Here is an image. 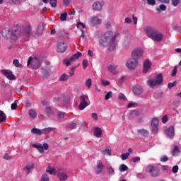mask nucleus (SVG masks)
Segmentation results:
<instances>
[{
	"label": "nucleus",
	"instance_id": "33",
	"mask_svg": "<svg viewBox=\"0 0 181 181\" xmlns=\"http://www.w3.org/2000/svg\"><path fill=\"white\" fill-rule=\"evenodd\" d=\"M28 114L30 118H33V119H35L36 118V117H37V113L36 112V111L33 110V109L29 110Z\"/></svg>",
	"mask_w": 181,
	"mask_h": 181
},
{
	"label": "nucleus",
	"instance_id": "51",
	"mask_svg": "<svg viewBox=\"0 0 181 181\" xmlns=\"http://www.w3.org/2000/svg\"><path fill=\"white\" fill-rule=\"evenodd\" d=\"M67 19V13H64L60 16V20L62 21H66Z\"/></svg>",
	"mask_w": 181,
	"mask_h": 181
},
{
	"label": "nucleus",
	"instance_id": "22",
	"mask_svg": "<svg viewBox=\"0 0 181 181\" xmlns=\"http://www.w3.org/2000/svg\"><path fill=\"white\" fill-rule=\"evenodd\" d=\"M56 128L54 127H47L41 129V135H47V134H50L52 131H54Z\"/></svg>",
	"mask_w": 181,
	"mask_h": 181
},
{
	"label": "nucleus",
	"instance_id": "25",
	"mask_svg": "<svg viewBox=\"0 0 181 181\" xmlns=\"http://www.w3.org/2000/svg\"><path fill=\"white\" fill-rule=\"evenodd\" d=\"M35 168V163H29L23 168L24 172H26L27 175L29 174V172Z\"/></svg>",
	"mask_w": 181,
	"mask_h": 181
},
{
	"label": "nucleus",
	"instance_id": "62",
	"mask_svg": "<svg viewBox=\"0 0 181 181\" xmlns=\"http://www.w3.org/2000/svg\"><path fill=\"white\" fill-rule=\"evenodd\" d=\"M57 117H58V118H59V119H62V118H64V112H59L57 114Z\"/></svg>",
	"mask_w": 181,
	"mask_h": 181
},
{
	"label": "nucleus",
	"instance_id": "57",
	"mask_svg": "<svg viewBox=\"0 0 181 181\" xmlns=\"http://www.w3.org/2000/svg\"><path fill=\"white\" fill-rule=\"evenodd\" d=\"M175 86H176V81H174L173 83H169L168 85V87L170 90V89L173 88V87H175Z\"/></svg>",
	"mask_w": 181,
	"mask_h": 181
},
{
	"label": "nucleus",
	"instance_id": "1",
	"mask_svg": "<svg viewBox=\"0 0 181 181\" xmlns=\"http://www.w3.org/2000/svg\"><path fill=\"white\" fill-rule=\"evenodd\" d=\"M119 36V33L114 34L112 30H108L101 37L99 40V45L101 47H108L110 52H114L118 46V40L117 38Z\"/></svg>",
	"mask_w": 181,
	"mask_h": 181
},
{
	"label": "nucleus",
	"instance_id": "46",
	"mask_svg": "<svg viewBox=\"0 0 181 181\" xmlns=\"http://www.w3.org/2000/svg\"><path fill=\"white\" fill-rule=\"evenodd\" d=\"M151 127H152V130H151L152 134H153L154 135H156V134H158V126H151Z\"/></svg>",
	"mask_w": 181,
	"mask_h": 181
},
{
	"label": "nucleus",
	"instance_id": "23",
	"mask_svg": "<svg viewBox=\"0 0 181 181\" xmlns=\"http://www.w3.org/2000/svg\"><path fill=\"white\" fill-rule=\"evenodd\" d=\"M24 33L28 37L30 36V34L32 33V25L27 24L24 29Z\"/></svg>",
	"mask_w": 181,
	"mask_h": 181
},
{
	"label": "nucleus",
	"instance_id": "6",
	"mask_svg": "<svg viewBox=\"0 0 181 181\" xmlns=\"http://www.w3.org/2000/svg\"><path fill=\"white\" fill-rule=\"evenodd\" d=\"M80 104H79V110H81V111H83V110H84V108L88 107L90 105V103H88V101H90V100L88 99V95H83L80 97Z\"/></svg>",
	"mask_w": 181,
	"mask_h": 181
},
{
	"label": "nucleus",
	"instance_id": "28",
	"mask_svg": "<svg viewBox=\"0 0 181 181\" xmlns=\"http://www.w3.org/2000/svg\"><path fill=\"white\" fill-rule=\"evenodd\" d=\"M46 172L47 173H49V175H56V173H57V170H56V169L48 166L46 169Z\"/></svg>",
	"mask_w": 181,
	"mask_h": 181
},
{
	"label": "nucleus",
	"instance_id": "29",
	"mask_svg": "<svg viewBox=\"0 0 181 181\" xmlns=\"http://www.w3.org/2000/svg\"><path fill=\"white\" fill-rule=\"evenodd\" d=\"M138 134H140L142 136H148L149 135V132L144 129L137 130Z\"/></svg>",
	"mask_w": 181,
	"mask_h": 181
},
{
	"label": "nucleus",
	"instance_id": "30",
	"mask_svg": "<svg viewBox=\"0 0 181 181\" xmlns=\"http://www.w3.org/2000/svg\"><path fill=\"white\" fill-rule=\"evenodd\" d=\"M103 155H107V156H111V147L107 146L105 150L102 151Z\"/></svg>",
	"mask_w": 181,
	"mask_h": 181
},
{
	"label": "nucleus",
	"instance_id": "47",
	"mask_svg": "<svg viewBox=\"0 0 181 181\" xmlns=\"http://www.w3.org/2000/svg\"><path fill=\"white\" fill-rule=\"evenodd\" d=\"M111 97H112V92L109 91L106 93V95L105 96V100H110V98H111Z\"/></svg>",
	"mask_w": 181,
	"mask_h": 181
},
{
	"label": "nucleus",
	"instance_id": "17",
	"mask_svg": "<svg viewBox=\"0 0 181 181\" xmlns=\"http://www.w3.org/2000/svg\"><path fill=\"white\" fill-rule=\"evenodd\" d=\"M165 132L168 138L172 139L175 136V127L170 126L168 129L165 130Z\"/></svg>",
	"mask_w": 181,
	"mask_h": 181
},
{
	"label": "nucleus",
	"instance_id": "14",
	"mask_svg": "<svg viewBox=\"0 0 181 181\" xmlns=\"http://www.w3.org/2000/svg\"><path fill=\"white\" fill-rule=\"evenodd\" d=\"M1 74L5 76L8 80H15V75L11 70L3 69L1 70Z\"/></svg>",
	"mask_w": 181,
	"mask_h": 181
},
{
	"label": "nucleus",
	"instance_id": "61",
	"mask_svg": "<svg viewBox=\"0 0 181 181\" xmlns=\"http://www.w3.org/2000/svg\"><path fill=\"white\" fill-rule=\"evenodd\" d=\"M77 28H80L81 26V28H83L84 29H86V25L81 22H78L76 24Z\"/></svg>",
	"mask_w": 181,
	"mask_h": 181
},
{
	"label": "nucleus",
	"instance_id": "2",
	"mask_svg": "<svg viewBox=\"0 0 181 181\" xmlns=\"http://www.w3.org/2000/svg\"><path fill=\"white\" fill-rule=\"evenodd\" d=\"M144 30L146 36L154 42H162L163 39V33L159 32L158 29L151 26H146L144 27Z\"/></svg>",
	"mask_w": 181,
	"mask_h": 181
},
{
	"label": "nucleus",
	"instance_id": "63",
	"mask_svg": "<svg viewBox=\"0 0 181 181\" xmlns=\"http://www.w3.org/2000/svg\"><path fill=\"white\" fill-rule=\"evenodd\" d=\"M124 23H132V19H131L129 17H127L124 19Z\"/></svg>",
	"mask_w": 181,
	"mask_h": 181
},
{
	"label": "nucleus",
	"instance_id": "3",
	"mask_svg": "<svg viewBox=\"0 0 181 181\" xmlns=\"http://www.w3.org/2000/svg\"><path fill=\"white\" fill-rule=\"evenodd\" d=\"M42 65V59L40 57H29L27 62V66H30L34 70H37Z\"/></svg>",
	"mask_w": 181,
	"mask_h": 181
},
{
	"label": "nucleus",
	"instance_id": "9",
	"mask_svg": "<svg viewBox=\"0 0 181 181\" xmlns=\"http://www.w3.org/2000/svg\"><path fill=\"white\" fill-rule=\"evenodd\" d=\"M126 66L129 70H135L138 66V60L134 58H131L126 62Z\"/></svg>",
	"mask_w": 181,
	"mask_h": 181
},
{
	"label": "nucleus",
	"instance_id": "32",
	"mask_svg": "<svg viewBox=\"0 0 181 181\" xmlns=\"http://www.w3.org/2000/svg\"><path fill=\"white\" fill-rule=\"evenodd\" d=\"M92 85H93V81H91V78L86 79L85 82V86L88 88V90H90L91 88Z\"/></svg>",
	"mask_w": 181,
	"mask_h": 181
},
{
	"label": "nucleus",
	"instance_id": "21",
	"mask_svg": "<svg viewBox=\"0 0 181 181\" xmlns=\"http://www.w3.org/2000/svg\"><path fill=\"white\" fill-rule=\"evenodd\" d=\"M150 69H151V62H149V60L146 59L144 63L143 73H144V74H146V73H148V71H149Z\"/></svg>",
	"mask_w": 181,
	"mask_h": 181
},
{
	"label": "nucleus",
	"instance_id": "26",
	"mask_svg": "<svg viewBox=\"0 0 181 181\" xmlns=\"http://www.w3.org/2000/svg\"><path fill=\"white\" fill-rule=\"evenodd\" d=\"M43 30H45V24H43V23H40L38 25L37 33H38V35H42V33H43Z\"/></svg>",
	"mask_w": 181,
	"mask_h": 181
},
{
	"label": "nucleus",
	"instance_id": "37",
	"mask_svg": "<svg viewBox=\"0 0 181 181\" xmlns=\"http://www.w3.org/2000/svg\"><path fill=\"white\" fill-rule=\"evenodd\" d=\"M67 80H69V75L66 74H63L59 78V81H67Z\"/></svg>",
	"mask_w": 181,
	"mask_h": 181
},
{
	"label": "nucleus",
	"instance_id": "38",
	"mask_svg": "<svg viewBox=\"0 0 181 181\" xmlns=\"http://www.w3.org/2000/svg\"><path fill=\"white\" fill-rule=\"evenodd\" d=\"M49 180H50V178L49 177V175H47V173H44L41 176V179L40 180V181H49Z\"/></svg>",
	"mask_w": 181,
	"mask_h": 181
},
{
	"label": "nucleus",
	"instance_id": "13",
	"mask_svg": "<svg viewBox=\"0 0 181 181\" xmlns=\"http://www.w3.org/2000/svg\"><path fill=\"white\" fill-rule=\"evenodd\" d=\"M67 43L64 42H59L57 43V52L58 53H64L67 50Z\"/></svg>",
	"mask_w": 181,
	"mask_h": 181
},
{
	"label": "nucleus",
	"instance_id": "45",
	"mask_svg": "<svg viewBox=\"0 0 181 181\" xmlns=\"http://www.w3.org/2000/svg\"><path fill=\"white\" fill-rule=\"evenodd\" d=\"M49 4L52 8L57 6V0H49Z\"/></svg>",
	"mask_w": 181,
	"mask_h": 181
},
{
	"label": "nucleus",
	"instance_id": "16",
	"mask_svg": "<svg viewBox=\"0 0 181 181\" xmlns=\"http://www.w3.org/2000/svg\"><path fill=\"white\" fill-rule=\"evenodd\" d=\"M104 170V164H103V161L98 160L96 163V167L95 168V172L96 175H100Z\"/></svg>",
	"mask_w": 181,
	"mask_h": 181
},
{
	"label": "nucleus",
	"instance_id": "27",
	"mask_svg": "<svg viewBox=\"0 0 181 181\" xmlns=\"http://www.w3.org/2000/svg\"><path fill=\"white\" fill-rule=\"evenodd\" d=\"M31 134H34V135H38L40 136L42 135V129L34 127L31 129Z\"/></svg>",
	"mask_w": 181,
	"mask_h": 181
},
{
	"label": "nucleus",
	"instance_id": "43",
	"mask_svg": "<svg viewBox=\"0 0 181 181\" xmlns=\"http://www.w3.org/2000/svg\"><path fill=\"white\" fill-rule=\"evenodd\" d=\"M139 115V112L138 110H133L131 113H130V118H134V117H136Z\"/></svg>",
	"mask_w": 181,
	"mask_h": 181
},
{
	"label": "nucleus",
	"instance_id": "19",
	"mask_svg": "<svg viewBox=\"0 0 181 181\" xmlns=\"http://www.w3.org/2000/svg\"><path fill=\"white\" fill-rule=\"evenodd\" d=\"M93 134L96 138H101L103 136V129L98 127L93 128Z\"/></svg>",
	"mask_w": 181,
	"mask_h": 181
},
{
	"label": "nucleus",
	"instance_id": "20",
	"mask_svg": "<svg viewBox=\"0 0 181 181\" xmlns=\"http://www.w3.org/2000/svg\"><path fill=\"white\" fill-rule=\"evenodd\" d=\"M132 90L135 95H140V94H142V93H144V89H142V86H134Z\"/></svg>",
	"mask_w": 181,
	"mask_h": 181
},
{
	"label": "nucleus",
	"instance_id": "8",
	"mask_svg": "<svg viewBox=\"0 0 181 181\" xmlns=\"http://www.w3.org/2000/svg\"><path fill=\"white\" fill-rule=\"evenodd\" d=\"M56 175L58 179L61 181H66L69 179V176L67 175V171L65 169H59L57 170Z\"/></svg>",
	"mask_w": 181,
	"mask_h": 181
},
{
	"label": "nucleus",
	"instance_id": "35",
	"mask_svg": "<svg viewBox=\"0 0 181 181\" xmlns=\"http://www.w3.org/2000/svg\"><path fill=\"white\" fill-rule=\"evenodd\" d=\"M159 119L158 118H153L151 121V127H158Z\"/></svg>",
	"mask_w": 181,
	"mask_h": 181
},
{
	"label": "nucleus",
	"instance_id": "41",
	"mask_svg": "<svg viewBox=\"0 0 181 181\" xmlns=\"http://www.w3.org/2000/svg\"><path fill=\"white\" fill-rule=\"evenodd\" d=\"M162 11H166V6L165 4H161L159 8H156L157 12H162Z\"/></svg>",
	"mask_w": 181,
	"mask_h": 181
},
{
	"label": "nucleus",
	"instance_id": "52",
	"mask_svg": "<svg viewBox=\"0 0 181 181\" xmlns=\"http://www.w3.org/2000/svg\"><path fill=\"white\" fill-rule=\"evenodd\" d=\"M66 128H69V129H76V128H77V124L72 123L69 126H67Z\"/></svg>",
	"mask_w": 181,
	"mask_h": 181
},
{
	"label": "nucleus",
	"instance_id": "10",
	"mask_svg": "<svg viewBox=\"0 0 181 181\" xmlns=\"http://www.w3.org/2000/svg\"><path fill=\"white\" fill-rule=\"evenodd\" d=\"M33 148L37 149L40 153H45V151H47L49 149V144H47V143H44L43 145L39 143L34 144H33Z\"/></svg>",
	"mask_w": 181,
	"mask_h": 181
},
{
	"label": "nucleus",
	"instance_id": "5",
	"mask_svg": "<svg viewBox=\"0 0 181 181\" xmlns=\"http://www.w3.org/2000/svg\"><path fill=\"white\" fill-rule=\"evenodd\" d=\"M146 172H147V173H149L150 176H152V177H157V176H159L160 173L159 168L151 165H148L146 168Z\"/></svg>",
	"mask_w": 181,
	"mask_h": 181
},
{
	"label": "nucleus",
	"instance_id": "39",
	"mask_svg": "<svg viewBox=\"0 0 181 181\" xmlns=\"http://www.w3.org/2000/svg\"><path fill=\"white\" fill-rule=\"evenodd\" d=\"M118 99L121 100L122 101H128V99L127 98V97L125 96V95H124V93H120L118 95Z\"/></svg>",
	"mask_w": 181,
	"mask_h": 181
},
{
	"label": "nucleus",
	"instance_id": "55",
	"mask_svg": "<svg viewBox=\"0 0 181 181\" xmlns=\"http://www.w3.org/2000/svg\"><path fill=\"white\" fill-rule=\"evenodd\" d=\"M147 1V4L148 5H151V6H153L156 5V1L155 0H146Z\"/></svg>",
	"mask_w": 181,
	"mask_h": 181
},
{
	"label": "nucleus",
	"instance_id": "11",
	"mask_svg": "<svg viewBox=\"0 0 181 181\" xmlns=\"http://www.w3.org/2000/svg\"><path fill=\"white\" fill-rule=\"evenodd\" d=\"M144 56V49L142 48H136L132 53V57L136 60H139Z\"/></svg>",
	"mask_w": 181,
	"mask_h": 181
},
{
	"label": "nucleus",
	"instance_id": "44",
	"mask_svg": "<svg viewBox=\"0 0 181 181\" xmlns=\"http://www.w3.org/2000/svg\"><path fill=\"white\" fill-rule=\"evenodd\" d=\"M19 33H18V30H16V33H11V39L12 40H18V35H18Z\"/></svg>",
	"mask_w": 181,
	"mask_h": 181
},
{
	"label": "nucleus",
	"instance_id": "34",
	"mask_svg": "<svg viewBox=\"0 0 181 181\" xmlns=\"http://www.w3.org/2000/svg\"><path fill=\"white\" fill-rule=\"evenodd\" d=\"M4 121H6V115L4 111L0 110V123L4 122Z\"/></svg>",
	"mask_w": 181,
	"mask_h": 181
},
{
	"label": "nucleus",
	"instance_id": "64",
	"mask_svg": "<svg viewBox=\"0 0 181 181\" xmlns=\"http://www.w3.org/2000/svg\"><path fill=\"white\" fill-rule=\"evenodd\" d=\"M179 1L180 0H172V5L173 6H177V5H179Z\"/></svg>",
	"mask_w": 181,
	"mask_h": 181
},
{
	"label": "nucleus",
	"instance_id": "31",
	"mask_svg": "<svg viewBox=\"0 0 181 181\" xmlns=\"http://www.w3.org/2000/svg\"><path fill=\"white\" fill-rule=\"evenodd\" d=\"M180 153V151L179 150V147L177 146H175L171 152L173 156H177Z\"/></svg>",
	"mask_w": 181,
	"mask_h": 181
},
{
	"label": "nucleus",
	"instance_id": "60",
	"mask_svg": "<svg viewBox=\"0 0 181 181\" xmlns=\"http://www.w3.org/2000/svg\"><path fill=\"white\" fill-rule=\"evenodd\" d=\"M139 160H141V158L139 156L134 157L132 158V162H134V163H136V162H139Z\"/></svg>",
	"mask_w": 181,
	"mask_h": 181
},
{
	"label": "nucleus",
	"instance_id": "48",
	"mask_svg": "<svg viewBox=\"0 0 181 181\" xmlns=\"http://www.w3.org/2000/svg\"><path fill=\"white\" fill-rule=\"evenodd\" d=\"M82 66H83L84 70H86V69H87V67L88 66V60L83 59V62H82Z\"/></svg>",
	"mask_w": 181,
	"mask_h": 181
},
{
	"label": "nucleus",
	"instance_id": "59",
	"mask_svg": "<svg viewBox=\"0 0 181 181\" xmlns=\"http://www.w3.org/2000/svg\"><path fill=\"white\" fill-rule=\"evenodd\" d=\"M173 173H177V172L179 171V166L177 165H175L173 167Z\"/></svg>",
	"mask_w": 181,
	"mask_h": 181
},
{
	"label": "nucleus",
	"instance_id": "36",
	"mask_svg": "<svg viewBox=\"0 0 181 181\" xmlns=\"http://www.w3.org/2000/svg\"><path fill=\"white\" fill-rule=\"evenodd\" d=\"M119 172H126V170H128V166H127L125 164H121L119 167Z\"/></svg>",
	"mask_w": 181,
	"mask_h": 181
},
{
	"label": "nucleus",
	"instance_id": "54",
	"mask_svg": "<svg viewBox=\"0 0 181 181\" xmlns=\"http://www.w3.org/2000/svg\"><path fill=\"white\" fill-rule=\"evenodd\" d=\"M11 110H16L18 107V100H15L13 103L11 104Z\"/></svg>",
	"mask_w": 181,
	"mask_h": 181
},
{
	"label": "nucleus",
	"instance_id": "4",
	"mask_svg": "<svg viewBox=\"0 0 181 181\" xmlns=\"http://www.w3.org/2000/svg\"><path fill=\"white\" fill-rule=\"evenodd\" d=\"M163 83V76H162V74H158L154 78H151L147 81V84L151 88L157 87V86H160Z\"/></svg>",
	"mask_w": 181,
	"mask_h": 181
},
{
	"label": "nucleus",
	"instance_id": "18",
	"mask_svg": "<svg viewBox=\"0 0 181 181\" xmlns=\"http://www.w3.org/2000/svg\"><path fill=\"white\" fill-rule=\"evenodd\" d=\"M103 6H104V2L95 1L93 4V11H101Z\"/></svg>",
	"mask_w": 181,
	"mask_h": 181
},
{
	"label": "nucleus",
	"instance_id": "15",
	"mask_svg": "<svg viewBox=\"0 0 181 181\" xmlns=\"http://www.w3.org/2000/svg\"><path fill=\"white\" fill-rule=\"evenodd\" d=\"M118 67L119 66L117 64H110L108 66L107 70L109 73H111L112 74H113V76H115L118 74V71L117 70Z\"/></svg>",
	"mask_w": 181,
	"mask_h": 181
},
{
	"label": "nucleus",
	"instance_id": "49",
	"mask_svg": "<svg viewBox=\"0 0 181 181\" xmlns=\"http://www.w3.org/2000/svg\"><path fill=\"white\" fill-rule=\"evenodd\" d=\"M100 82L103 84V86H110V81L104 80V78H100Z\"/></svg>",
	"mask_w": 181,
	"mask_h": 181
},
{
	"label": "nucleus",
	"instance_id": "12",
	"mask_svg": "<svg viewBox=\"0 0 181 181\" xmlns=\"http://www.w3.org/2000/svg\"><path fill=\"white\" fill-rule=\"evenodd\" d=\"M88 23L90 26H97L98 25H101V23H103V19L98 16H93L89 19Z\"/></svg>",
	"mask_w": 181,
	"mask_h": 181
},
{
	"label": "nucleus",
	"instance_id": "56",
	"mask_svg": "<svg viewBox=\"0 0 181 181\" xmlns=\"http://www.w3.org/2000/svg\"><path fill=\"white\" fill-rule=\"evenodd\" d=\"M168 156H162L160 158V162H168Z\"/></svg>",
	"mask_w": 181,
	"mask_h": 181
},
{
	"label": "nucleus",
	"instance_id": "58",
	"mask_svg": "<svg viewBox=\"0 0 181 181\" xmlns=\"http://www.w3.org/2000/svg\"><path fill=\"white\" fill-rule=\"evenodd\" d=\"M45 112L47 115H50V114H52V108L50 107H47L45 108Z\"/></svg>",
	"mask_w": 181,
	"mask_h": 181
},
{
	"label": "nucleus",
	"instance_id": "53",
	"mask_svg": "<svg viewBox=\"0 0 181 181\" xmlns=\"http://www.w3.org/2000/svg\"><path fill=\"white\" fill-rule=\"evenodd\" d=\"M129 153H126L122 154V160H127V158H129Z\"/></svg>",
	"mask_w": 181,
	"mask_h": 181
},
{
	"label": "nucleus",
	"instance_id": "40",
	"mask_svg": "<svg viewBox=\"0 0 181 181\" xmlns=\"http://www.w3.org/2000/svg\"><path fill=\"white\" fill-rule=\"evenodd\" d=\"M13 66H15V67H20V68L23 67L22 64L21 63H19L18 59H13Z\"/></svg>",
	"mask_w": 181,
	"mask_h": 181
},
{
	"label": "nucleus",
	"instance_id": "24",
	"mask_svg": "<svg viewBox=\"0 0 181 181\" xmlns=\"http://www.w3.org/2000/svg\"><path fill=\"white\" fill-rule=\"evenodd\" d=\"M107 173L109 175V176H114L115 175V170L112 166L111 165H107Z\"/></svg>",
	"mask_w": 181,
	"mask_h": 181
},
{
	"label": "nucleus",
	"instance_id": "50",
	"mask_svg": "<svg viewBox=\"0 0 181 181\" xmlns=\"http://www.w3.org/2000/svg\"><path fill=\"white\" fill-rule=\"evenodd\" d=\"M177 74V66H175L171 74L172 77H175Z\"/></svg>",
	"mask_w": 181,
	"mask_h": 181
},
{
	"label": "nucleus",
	"instance_id": "42",
	"mask_svg": "<svg viewBox=\"0 0 181 181\" xmlns=\"http://www.w3.org/2000/svg\"><path fill=\"white\" fill-rule=\"evenodd\" d=\"M135 107H138V103L135 102H131L127 105V108H134Z\"/></svg>",
	"mask_w": 181,
	"mask_h": 181
},
{
	"label": "nucleus",
	"instance_id": "7",
	"mask_svg": "<svg viewBox=\"0 0 181 181\" xmlns=\"http://www.w3.org/2000/svg\"><path fill=\"white\" fill-rule=\"evenodd\" d=\"M81 56H83V54L80 52H77V53L74 54L70 59H64L63 63L69 67V66H71L73 62H76V60L81 57Z\"/></svg>",
	"mask_w": 181,
	"mask_h": 181
}]
</instances>
